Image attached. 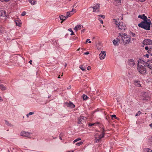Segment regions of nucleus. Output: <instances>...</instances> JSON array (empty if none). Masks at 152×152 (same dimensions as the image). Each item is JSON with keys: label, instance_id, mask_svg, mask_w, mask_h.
<instances>
[{"label": "nucleus", "instance_id": "f704fd0d", "mask_svg": "<svg viewBox=\"0 0 152 152\" xmlns=\"http://www.w3.org/2000/svg\"><path fill=\"white\" fill-rule=\"evenodd\" d=\"M111 117L112 118H114L115 119H117L118 120L119 119L116 116V115H111Z\"/></svg>", "mask_w": 152, "mask_h": 152}, {"label": "nucleus", "instance_id": "c85d7f7f", "mask_svg": "<svg viewBox=\"0 0 152 152\" xmlns=\"http://www.w3.org/2000/svg\"><path fill=\"white\" fill-rule=\"evenodd\" d=\"M68 30L71 32V33L70 34V35H74L75 34L73 32V31L72 30V29L70 28H69L68 29Z\"/></svg>", "mask_w": 152, "mask_h": 152}, {"label": "nucleus", "instance_id": "2f4dec72", "mask_svg": "<svg viewBox=\"0 0 152 152\" xmlns=\"http://www.w3.org/2000/svg\"><path fill=\"white\" fill-rule=\"evenodd\" d=\"M6 124L9 126H12L11 124L9 123L7 121H5Z\"/></svg>", "mask_w": 152, "mask_h": 152}, {"label": "nucleus", "instance_id": "4c0bfd02", "mask_svg": "<svg viewBox=\"0 0 152 152\" xmlns=\"http://www.w3.org/2000/svg\"><path fill=\"white\" fill-rule=\"evenodd\" d=\"M130 34L131 36H132V37H135V35L134 33L132 32L130 33Z\"/></svg>", "mask_w": 152, "mask_h": 152}, {"label": "nucleus", "instance_id": "c03bdc74", "mask_svg": "<svg viewBox=\"0 0 152 152\" xmlns=\"http://www.w3.org/2000/svg\"><path fill=\"white\" fill-rule=\"evenodd\" d=\"M145 56L147 58H148L149 56V55L148 54H146Z\"/></svg>", "mask_w": 152, "mask_h": 152}, {"label": "nucleus", "instance_id": "2eb2a0df", "mask_svg": "<svg viewBox=\"0 0 152 152\" xmlns=\"http://www.w3.org/2000/svg\"><path fill=\"white\" fill-rule=\"evenodd\" d=\"M129 63L131 66H134L135 63L133 59H130L129 61Z\"/></svg>", "mask_w": 152, "mask_h": 152}, {"label": "nucleus", "instance_id": "a18cd8bd", "mask_svg": "<svg viewBox=\"0 0 152 152\" xmlns=\"http://www.w3.org/2000/svg\"><path fill=\"white\" fill-rule=\"evenodd\" d=\"M86 31V29L85 28L83 29L81 31V33H83Z\"/></svg>", "mask_w": 152, "mask_h": 152}, {"label": "nucleus", "instance_id": "13d9d810", "mask_svg": "<svg viewBox=\"0 0 152 152\" xmlns=\"http://www.w3.org/2000/svg\"><path fill=\"white\" fill-rule=\"evenodd\" d=\"M76 26H75V28H74V30H76Z\"/></svg>", "mask_w": 152, "mask_h": 152}, {"label": "nucleus", "instance_id": "4d7b16f0", "mask_svg": "<svg viewBox=\"0 0 152 152\" xmlns=\"http://www.w3.org/2000/svg\"><path fill=\"white\" fill-rule=\"evenodd\" d=\"M76 142V139L74 141H73V142L74 143H75Z\"/></svg>", "mask_w": 152, "mask_h": 152}, {"label": "nucleus", "instance_id": "338daca9", "mask_svg": "<svg viewBox=\"0 0 152 152\" xmlns=\"http://www.w3.org/2000/svg\"><path fill=\"white\" fill-rule=\"evenodd\" d=\"M151 117L152 118V114L151 115Z\"/></svg>", "mask_w": 152, "mask_h": 152}, {"label": "nucleus", "instance_id": "ddd939ff", "mask_svg": "<svg viewBox=\"0 0 152 152\" xmlns=\"http://www.w3.org/2000/svg\"><path fill=\"white\" fill-rule=\"evenodd\" d=\"M114 5L117 6L121 4V0H113Z\"/></svg>", "mask_w": 152, "mask_h": 152}, {"label": "nucleus", "instance_id": "423d86ee", "mask_svg": "<svg viewBox=\"0 0 152 152\" xmlns=\"http://www.w3.org/2000/svg\"><path fill=\"white\" fill-rule=\"evenodd\" d=\"M116 27L118 28V29L120 30H125L126 28V26L122 22L119 23V24Z\"/></svg>", "mask_w": 152, "mask_h": 152}, {"label": "nucleus", "instance_id": "c9c22d12", "mask_svg": "<svg viewBox=\"0 0 152 152\" xmlns=\"http://www.w3.org/2000/svg\"><path fill=\"white\" fill-rule=\"evenodd\" d=\"M34 113V112H30L28 114H27L26 116L28 117V115H32Z\"/></svg>", "mask_w": 152, "mask_h": 152}, {"label": "nucleus", "instance_id": "1a4fd4ad", "mask_svg": "<svg viewBox=\"0 0 152 152\" xmlns=\"http://www.w3.org/2000/svg\"><path fill=\"white\" fill-rule=\"evenodd\" d=\"M65 104L67 107H71L72 108H73L75 107V105L71 102H69V103L66 102L65 103Z\"/></svg>", "mask_w": 152, "mask_h": 152}, {"label": "nucleus", "instance_id": "cd10ccee", "mask_svg": "<svg viewBox=\"0 0 152 152\" xmlns=\"http://www.w3.org/2000/svg\"><path fill=\"white\" fill-rule=\"evenodd\" d=\"M83 99L85 100H87L88 98V97L85 94H83Z\"/></svg>", "mask_w": 152, "mask_h": 152}, {"label": "nucleus", "instance_id": "3c124183", "mask_svg": "<svg viewBox=\"0 0 152 152\" xmlns=\"http://www.w3.org/2000/svg\"><path fill=\"white\" fill-rule=\"evenodd\" d=\"M3 101V99H1V97L0 96V102H2Z\"/></svg>", "mask_w": 152, "mask_h": 152}, {"label": "nucleus", "instance_id": "58836bf2", "mask_svg": "<svg viewBox=\"0 0 152 152\" xmlns=\"http://www.w3.org/2000/svg\"><path fill=\"white\" fill-rule=\"evenodd\" d=\"M98 19L99 20L100 22V23H101L102 24H103V20H100L101 18H98Z\"/></svg>", "mask_w": 152, "mask_h": 152}, {"label": "nucleus", "instance_id": "49530a36", "mask_svg": "<svg viewBox=\"0 0 152 152\" xmlns=\"http://www.w3.org/2000/svg\"><path fill=\"white\" fill-rule=\"evenodd\" d=\"M81 140V138L80 137L78 138H77V142L79 140Z\"/></svg>", "mask_w": 152, "mask_h": 152}, {"label": "nucleus", "instance_id": "dca6fc26", "mask_svg": "<svg viewBox=\"0 0 152 152\" xmlns=\"http://www.w3.org/2000/svg\"><path fill=\"white\" fill-rule=\"evenodd\" d=\"M138 18L142 19H143V20H145L147 19V17L145 16L144 14H143L142 15H139L138 16Z\"/></svg>", "mask_w": 152, "mask_h": 152}, {"label": "nucleus", "instance_id": "79ce46f5", "mask_svg": "<svg viewBox=\"0 0 152 152\" xmlns=\"http://www.w3.org/2000/svg\"><path fill=\"white\" fill-rule=\"evenodd\" d=\"M81 119V118H82V119L83 120H85L86 119V117H83V116H80Z\"/></svg>", "mask_w": 152, "mask_h": 152}, {"label": "nucleus", "instance_id": "39448f33", "mask_svg": "<svg viewBox=\"0 0 152 152\" xmlns=\"http://www.w3.org/2000/svg\"><path fill=\"white\" fill-rule=\"evenodd\" d=\"M105 134H96L95 135V142L96 143L99 142L101 141L102 138L104 137Z\"/></svg>", "mask_w": 152, "mask_h": 152}, {"label": "nucleus", "instance_id": "4468645a", "mask_svg": "<svg viewBox=\"0 0 152 152\" xmlns=\"http://www.w3.org/2000/svg\"><path fill=\"white\" fill-rule=\"evenodd\" d=\"M6 16V12L4 10H0V16Z\"/></svg>", "mask_w": 152, "mask_h": 152}, {"label": "nucleus", "instance_id": "69168bd1", "mask_svg": "<svg viewBox=\"0 0 152 152\" xmlns=\"http://www.w3.org/2000/svg\"><path fill=\"white\" fill-rule=\"evenodd\" d=\"M60 139L62 140V139L61 137H60Z\"/></svg>", "mask_w": 152, "mask_h": 152}, {"label": "nucleus", "instance_id": "0e129e2a", "mask_svg": "<svg viewBox=\"0 0 152 152\" xmlns=\"http://www.w3.org/2000/svg\"><path fill=\"white\" fill-rule=\"evenodd\" d=\"M73 10H74V9L73 8V9H72V11H73Z\"/></svg>", "mask_w": 152, "mask_h": 152}, {"label": "nucleus", "instance_id": "680f3d73", "mask_svg": "<svg viewBox=\"0 0 152 152\" xmlns=\"http://www.w3.org/2000/svg\"><path fill=\"white\" fill-rule=\"evenodd\" d=\"M66 65H67V64H65V67H66Z\"/></svg>", "mask_w": 152, "mask_h": 152}, {"label": "nucleus", "instance_id": "f3484780", "mask_svg": "<svg viewBox=\"0 0 152 152\" xmlns=\"http://www.w3.org/2000/svg\"><path fill=\"white\" fill-rule=\"evenodd\" d=\"M134 85L138 87L141 86V84L140 83V82L138 81L137 80H135L134 82Z\"/></svg>", "mask_w": 152, "mask_h": 152}, {"label": "nucleus", "instance_id": "a211bd4d", "mask_svg": "<svg viewBox=\"0 0 152 152\" xmlns=\"http://www.w3.org/2000/svg\"><path fill=\"white\" fill-rule=\"evenodd\" d=\"M66 16H63V15H61L60 16V19L62 21H61V23H62L63 22V21H64L66 19Z\"/></svg>", "mask_w": 152, "mask_h": 152}, {"label": "nucleus", "instance_id": "774afa93", "mask_svg": "<svg viewBox=\"0 0 152 152\" xmlns=\"http://www.w3.org/2000/svg\"><path fill=\"white\" fill-rule=\"evenodd\" d=\"M151 73H152V69L151 70Z\"/></svg>", "mask_w": 152, "mask_h": 152}, {"label": "nucleus", "instance_id": "f8f14e48", "mask_svg": "<svg viewBox=\"0 0 152 152\" xmlns=\"http://www.w3.org/2000/svg\"><path fill=\"white\" fill-rule=\"evenodd\" d=\"M119 38H116L113 40V45L115 46H118L119 45V42H120Z\"/></svg>", "mask_w": 152, "mask_h": 152}, {"label": "nucleus", "instance_id": "a878e982", "mask_svg": "<svg viewBox=\"0 0 152 152\" xmlns=\"http://www.w3.org/2000/svg\"><path fill=\"white\" fill-rule=\"evenodd\" d=\"M147 52L148 53L150 54L151 56H152V47L148 50Z\"/></svg>", "mask_w": 152, "mask_h": 152}, {"label": "nucleus", "instance_id": "864d4df0", "mask_svg": "<svg viewBox=\"0 0 152 152\" xmlns=\"http://www.w3.org/2000/svg\"><path fill=\"white\" fill-rule=\"evenodd\" d=\"M71 88V86H69L68 88H67L68 89H70Z\"/></svg>", "mask_w": 152, "mask_h": 152}, {"label": "nucleus", "instance_id": "052dcab7", "mask_svg": "<svg viewBox=\"0 0 152 152\" xmlns=\"http://www.w3.org/2000/svg\"><path fill=\"white\" fill-rule=\"evenodd\" d=\"M88 42L89 43H91V41H89Z\"/></svg>", "mask_w": 152, "mask_h": 152}, {"label": "nucleus", "instance_id": "6ab92c4d", "mask_svg": "<svg viewBox=\"0 0 152 152\" xmlns=\"http://www.w3.org/2000/svg\"><path fill=\"white\" fill-rule=\"evenodd\" d=\"M100 123L98 122L94 123H89L88 124V125L89 126H97Z\"/></svg>", "mask_w": 152, "mask_h": 152}, {"label": "nucleus", "instance_id": "bf43d9fd", "mask_svg": "<svg viewBox=\"0 0 152 152\" xmlns=\"http://www.w3.org/2000/svg\"><path fill=\"white\" fill-rule=\"evenodd\" d=\"M58 78H60V75L58 76Z\"/></svg>", "mask_w": 152, "mask_h": 152}, {"label": "nucleus", "instance_id": "5701e85b", "mask_svg": "<svg viewBox=\"0 0 152 152\" xmlns=\"http://www.w3.org/2000/svg\"><path fill=\"white\" fill-rule=\"evenodd\" d=\"M29 2L32 5H34L36 4V0H29Z\"/></svg>", "mask_w": 152, "mask_h": 152}, {"label": "nucleus", "instance_id": "412c9836", "mask_svg": "<svg viewBox=\"0 0 152 152\" xmlns=\"http://www.w3.org/2000/svg\"><path fill=\"white\" fill-rule=\"evenodd\" d=\"M86 67L83 65L80 66V68L83 71H85L86 70Z\"/></svg>", "mask_w": 152, "mask_h": 152}, {"label": "nucleus", "instance_id": "9d476101", "mask_svg": "<svg viewBox=\"0 0 152 152\" xmlns=\"http://www.w3.org/2000/svg\"><path fill=\"white\" fill-rule=\"evenodd\" d=\"M106 56V52L105 51H102L99 54V58L101 60L103 59Z\"/></svg>", "mask_w": 152, "mask_h": 152}, {"label": "nucleus", "instance_id": "a19ab883", "mask_svg": "<svg viewBox=\"0 0 152 152\" xmlns=\"http://www.w3.org/2000/svg\"><path fill=\"white\" fill-rule=\"evenodd\" d=\"M89 52H86L84 53V55H88L89 54Z\"/></svg>", "mask_w": 152, "mask_h": 152}, {"label": "nucleus", "instance_id": "e433bc0d", "mask_svg": "<svg viewBox=\"0 0 152 152\" xmlns=\"http://www.w3.org/2000/svg\"><path fill=\"white\" fill-rule=\"evenodd\" d=\"M98 16H99L102 18H105V16L104 15H98Z\"/></svg>", "mask_w": 152, "mask_h": 152}, {"label": "nucleus", "instance_id": "f257e3e1", "mask_svg": "<svg viewBox=\"0 0 152 152\" xmlns=\"http://www.w3.org/2000/svg\"><path fill=\"white\" fill-rule=\"evenodd\" d=\"M151 23V21L150 20L147 18L141 22L138 26L140 27H141L146 30H150Z\"/></svg>", "mask_w": 152, "mask_h": 152}, {"label": "nucleus", "instance_id": "37998d69", "mask_svg": "<svg viewBox=\"0 0 152 152\" xmlns=\"http://www.w3.org/2000/svg\"><path fill=\"white\" fill-rule=\"evenodd\" d=\"M91 69V67L90 66H88L87 67V69L88 70H90V69Z\"/></svg>", "mask_w": 152, "mask_h": 152}, {"label": "nucleus", "instance_id": "8fccbe9b", "mask_svg": "<svg viewBox=\"0 0 152 152\" xmlns=\"http://www.w3.org/2000/svg\"><path fill=\"white\" fill-rule=\"evenodd\" d=\"M29 62L30 63V64H32V60H30Z\"/></svg>", "mask_w": 152, "mask_h": 152}, {"label": "nucleus", "instance_id": "09e8293b", "mask_svg": "<svg viewBox=\"0 0 152 152\" xmlns=\"http://www.w3.org/2000/svg\"><path fill=\"white\" fill-rule=\"evenodd\" d=\"M90 39H88L86 40V41L85 42V43L86 44L88 43V41Z\"/></svg>", "mask_w": 152, "mask_h": 152}, {"label": "nucleus", "instance_id": "473e14b6", "mask_svg": "<svg viewBox=\"0 0 152 152\" xmlns=\"http://www.w3.org/2000/svg\"><path fill=\"white\" fill-rule=\"evenodd\" d=\"M67 12V15L66 16V18H67L68 17H69L71 16V15H70V12Z\"/></svg>", "mask_w": 152, "mask_h": 152}, {"label": "nucleus", "instance_id": "de8ad7c7", "mask_svg": "<svg viewBox=\"0 0 152 152\" xmlns=\"http://www.w3.org/2000/svg\"><path fill=\"white\" fill-rule=\"evenodd\" d=\"M1 28L0 27V34H1L2 33V31H1Z\"/></svg>", "mask_w": 152, "mask_h": 152}, {"label": "nucleus", "instance_id": "6e6552de", "mask_svg": "<svg viewBox=\"0 0 152 152\" xmlns=\"http://www.w3.org/2000/svg\"><path fill=\"white\" fill-rule=\"evenodd\" d=\"M100 5L99 4H96L92 7L93 9V12H98L99 11V8Z\"/></svg>", "mask_w": 152, "mask_h": 152}, {"label": "nucleus", "instance_id": "6e6d98bb", "mask_svg": "<svg viewBox=\"0 0 152 152\" xmlns=\"http://www.w3.org/2000/svg\"><path fill=\"white\" fill-rule=\"evenodd\" d=\"M23 133H28V132H25L24 131H23ZM22 133H23V132H22Z\"/></svg>", "mask_w": 152, "mask_h": 152}, {"label": "nucleus", "instance_id": "603ef678", "mask_svg": "<svg viewBox=\"0 0 152 152\" xmlns=\"http://www.w3.org/2000/svg\"><path fill=\"white\" fill-rule=\"evenodd\" d=\"M74 152L73 150H72V151H68L67 152Z\"/></svg>", "mask_w": 152, "mask_h": 152}, {"label": "nucleus", "instance_id": "ea45409f", "mask_svg": "<svg viewBox=\"0 0 152 152\" xmlns=\"http://www.w3.org/2000/svg\"><path fill=\"white\" fill-rule=\"evenodd\" d=\"M26 14V12L25 11L23 12L21 14L22 16H24Z\"/></svg>", "mask_w": 152, "mask_h": 152}, {"label": "nucleus", "instance_id": "7ed1b4c3", "mask_svg": "<svg viewBox=\"0 0 152 152\" xmlns=\"http://www.w3.org/2000/svg\"><path fill=\"white\" fill-rule=\"evenodd\" d=\"M145 64L142 61V60H140L138 61L137 69L139 72L141 74L145 73L146 72Z\"/></svg>", "mask_w": 152, "mask_h": 152}, {"label": "nucleus", "instance_id": "72a5a7b5", "mask_svg": "<svg viewBox=\"0 0 152 152\" xmlns=\"http://www.w3.org/2000/svg\"><path fill=\"white\" fill-rule=\"evenodd\" d=\"M141 113V112L140 111H139L135 115L136 116H137L140 115Z\"/></svg>", "mask_w": 152, "mask_h": 152}, {"label": "nucleus", "instance_id": "aec40b11", "mask_svg": "<svg viewBox=\"0 0 152 152\" xmlns=\"http://www.w3.org/2000/svg\"><path fill=\"white\" fill-rule=\"evenodd\" d=\"M119 21V19H113V22H114V23L116 25V26H117L119 24V23H120L121 22H119L118 21Z\"/></svg>", "mask_w": 152, "mask_h": 152}, {"label": "nucleus", "instance_id": "7c9ffc66", "mask_svg": "<svg viewBox=\"0 0 152 152\" xmlns=\"http://www.w3.org/2000/svg\"><path fill=\"white\" fill-rule=\"evenodd\" d=\"M80 118H78V120H79V121H78V123L79 124H80L81 123H82V121H83V119H82V118H81H81L80 117Z\"/></svg>", "mask_w": 152, "mask_h": 152}, {"label": "nucleus", "instance_id": "bb28decb", "mask_svg": "<svg viewBox=\"0 0 152 152\" xmlns=\"http://www.w3.org/2000/svg\"><path fill=\"white\" fill-rule=\"evenodd\" d=\"M0 88L3 90H6V88L2 84H0Z\"/></svg>", "mask_w": 152, "mask_h": 152}, {"label": "nucleus", "instance_id": "c756f323", "mask_svg": "<svg viewBox=\"0 0 152 152\" xmlns=\"http://www.w3.org/2000/svg\"><path fill=\"white\" fill-rule=\"evenodd\" d=\"M83 141H80V142H77V146H80L82 145L83 143Z\"/></svg>", "mask_w": 152, "mask_h": 152}, {"label": "nucleus", "instance_id": "4be33fe9", "mask_svg": "<svg viewBox=\"0 0 152 152\" xmlns=\"http://www.w3.org/2000/svg\"><path fill=\"white\" fill-rule=\"evenodd\" d=\"M83 28V26L82 25H77V31L80 30Z\"/></svg>", "mask_w": 152, "mask_h": 152}, {"label": "nucleus", "instance_id": "20e7f679", "mask_svg": "<svg viewBox=\"0 0 152 152\" xmlns=\"http://www.w3.org/2000/svg\"><path fill=\"white\" fill-rule=\"evenodd\" d=\"M142 44L143 47H144V45H146L145 47L146 50H148L152 47V40L149 39H145L142 42Z\"/></svg>", "mask_w": 152, "mask_h": 152}, {"label": "nucleus", "instance_id": "5fc2aeb1", "mask_svg": "<svg viewBox=\"0 0 152 152\" xmlns=\"http://www.w3.org/2000/svg\"><path fill=\"white\" fill-rule=\"evenodd\" d=\"M149 126H150L152 128V123L150 124V125H149Z\"/></svg>", "mask_w": 152, "mask_h": 152}, {"label": "nucleus", "instance_id": "0eeeda50", "mask_svg": "<svg viewBox=\"0 0 152 152\" xmlns=\"http://www.w3.org/2000/svg\"><path fill=\"white\" fill-rule=\"evenodd\" d=\"M142 61L145 64V66L152 69V60L148 61L147 62H145L143 60H142Z\"/></svg>", "mask_w": 152, "mask_h": 152}, {"label": "nucleus", "instance_id": "9b49d317", "mask_svg": "<svg viewBox=\"0 0 152 152\" xmlns=\"http://www.w3.org/2000/svg\"><path fill=\"white\" fill-rule=\"evenodd\" d=\"M20 136L29 138L32 137V134H20Z\"/></svg>", "mask_w": 152, "mask_h": 152}, {"label": "nucleus", "instance_id": "393cba45", "mask_svg": "<svg viewBox=\"0 0 152 152\" xmlns=\"http://www.w3.org/2000/svg\"><path fill=\"white\" fill-rule=\"evenodd\" d=\"M15 23L17 26H18L19 27L20 26L21 23L18 20L15 21Z\"/></svg>", "mask_w": 152, "mask_h": 152}, {"label": "nucleus", "instance_id": "b1692460", "mask_svg": "<svg viewBox=\"0 0 152 152\" xmlns=\"http://www.w3.org/2000/svg\"><path fill=\"white\" fill-rule=\"evenodd\" d=\"M143 152H152V151L150 148H146L144 149Z\"/></svg>", "mask_w": 152, "mask_h": 152}, {"label": "nucleus", "instance_id": "e2e57ef3", "mask_svg": "<svg viewBox=\"0 0 152 152\" xmlns=\"http://www.w3.org/2000/svg\"><path fill=\"white\" fill-rule=\"evenodd\" d=\"M80 48H79L77 50V51H78L80 50Z\"/></svg>", "mask_w": 152, "mask_h": 152}, {"label": "nucleus", "instance_id": "f03ea898", "mask_svg": "<svg viewBox=\"0 0 152 152\" xmlns=\"http://www.w3.org/2000/svg\"><path fill=\"white\" fill-rule=\"evenodd\" d=\"M118 37L119 38H121L124 45H126L129 43L131 39L128 35L125 33L121 34L120 33H118Z\"/></svg>", "mask_w": 152, "mask_h": 152}]
</instances>
